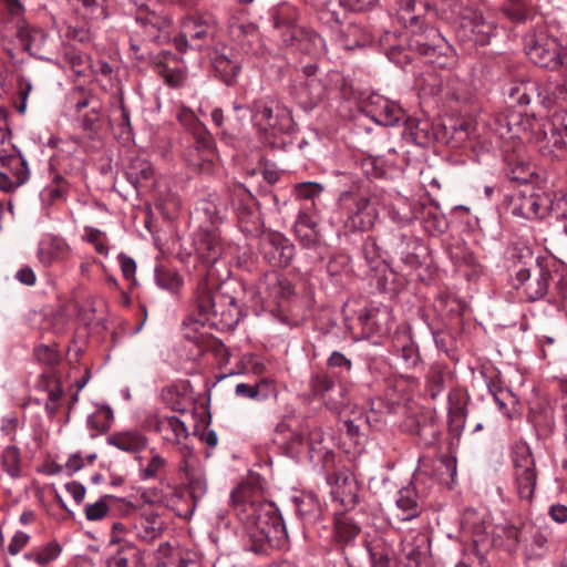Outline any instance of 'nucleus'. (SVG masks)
<instances>
[{
	"label": "nucleus",
	"mask_w": 567,
	"mask_h": 567,
	"mask_svg": "<svg viewBox=\"0 0 567 567\" xmlns=\"http://www.w3.org/2000/svg\"><path fill=\"white\" fill-rule=\"evenodd\" d=\"M215 68L224 75L225 81L230 84L239 71V66L225 55L215 59Z\"/></svg>",
	"instance_id": "obj_50"
},
{
	"label": "nucleus",
	"mask_w": 567,
	"mask_h": 567,
	"mask_svg": "<svg viewBox=\"0 0 567 567\" xmlns=\"http://www.w3.org/2000/svg\"><path fill=\"white\" fill-rule=\"evenodd\" d=\"M158 73L164 81L172 87L179 86L186 79V74L181 68H171L167 64L158 65Z\"/></svg>",
	"instance_id": "obj_46"
},
{
	"label": "nucleus",
	"mask_w": 567,
	"mask_h": 567,
	"mask_svg": "<svg viewBox=\"0 0 567 567\" xmlns=\"http://www.w3.org/2000/svg\"><path fill=\"white\" fill-rule=\"evenodd\" d=\"M307 444L310 454L328 452V449L324 446V434L320 427H313L308 432ZM313 455H311V457Z\"/></svg>",
	"instance_id": "obj_49"
},
{
	"label": "nucleus",
	"mask_w": 567,
	"mask_h": 567,
	"mask_svg": "<svg viewBox=\"0 0 567 567\" xmlns=\"http://www.w3.org/2000/svg\"><path fill=\"white\" fill-rule=\"evenodd\" d=\"M196 251L200 259L208 264H215L224 251L220 234L216 228L200 229L195 239Z\"/></svg>",
	"instance_id": "obj_18"
},
{
	"label": "nucleus",
	"mask_w": 567,
	"mask_h": 567,
	"mask_svg": "<svg viewBox=\"0 0 567 567\" xmlns=\"http://www.w3.org/2000/svg\"><path fill=\"white\" fill-rule=\"evenodd\" d=\"M71 254L66 240L59 236H47L38 245L37 258L44 267L65 261Z\"/></svg>",
	"instance_id": "obj_16"
},
{
	"label": "nucleus",
	"mask_w": 567,
	"mask_h": 567,
	"mask_svg": "<svg viewBox=\"0 0 567 567\" xmlns=\"http://www.w3.org/2000/svg\"><path fill=\"white\" fill-rule=\"evenodd\" d=\"M251 121L259 132L276 137L291 128L289 111L270 99H259L250 106Z\"/></svg>",
	"instance_id": "obj_4"
},
{
	"label": "nucleus",
	"mask_w": 567,
	"mask_h": 567,
	"mask_svg": "<svg viewBox=\"0 0 567 567\" xmlns=\"http://www.w3.org/2000/svg\"><path fill=\"white\" fill-rule=\"evenodd\" d=\"M310 389L315 395L321 396L324 400V404L329 410L339 412L344 405V388L338 386V398L331 395V392L336 388L333 378L327 372L313 373L310 378Z\"/></svg>",
	"instance_id": "obj_14"
},
{
	"label": "nucleus",
	"mask_w": 567,
	"mask_h": 567,
	"mask_svg": "<svg viewBox=\"0 0 567 567\" xmlns=\"http://www.w3.org/2000/svg\"><path fill=\"white\" fill-rule=\"evenodd\" d=\"M509 102L520 106L528 105L534 96L537 95L536 83L522 81L511 84L507 90Z\"/></svg>",
	"instance_id": "obj_33"
},
{
	"label": "nucleus",
	"mask_w": 567,
	"mask_h": 567,
	"mask_svg": "<svg viewBox=\"0 0 567 567\" xmlns=\"http://www.w3.org/2000/svg\"><path fill=\"white\" fill-rule=\"evenodd\" d=\"M295 234L299 240V243L306 247L311 248L315 247L319 241L318 230H313L312 228L299 229L295 228Z\"/></svg>",
	"instance_id": "obj_57"
},
{
	"label": "nucleus",
	"mask_w": 567,
	"mask_h": 567,
	"mask_svg": "<svg viewBox=\"0 0 567 567\" xmlns=\"http://www.w3.org/2000/svg\"><path fill=\"white\" fill-rule=\"evenodd\" d=\"M193 133L196 150L202 155L203 162L213 164L218 157L213 136L202 125H197V130Z\"/></svg>",
	"instance_id": "obj_32"
},
{
	"label": "nucleus",
	"mask_w": 567,
	"mask_h": 567,
	"mask_svg": "<svg viewBox=\"0 0 567 567\" xmlns=\"http://www.w3.org/2000/svg\"><path fill=\"white\" fill-rule=\"evenodd\" d=\"M34 354L39 361L47 364H55L58 362V354L55 351L50 349L48 346H40L35 349Z\"/></svg>",
	"instance_id": "obj_63"
},
{
	"label": "nucleus",
	"mask_w": 567,
	"mask_h": 567,
	"mask_svg": "<svg viewBox=\"0 0 567 567\" xmlns=\"http://www.w3.org/2000/svg\"><path fill=\"white\" fill-rule=\"evenodd\" d=\"M30 536L23 532H17L8 545L11 555H18L29 543Z\"/></svg>",
	"instance_id": "obj_59"
},
{
	"label": "nucleus",
	"mask_w": 567,
	"mask_h": 567,
	"mask_svg": "<svg viewBox=\"0 0 567 567\" xmlns=\"http://www.w3.org/2000/svg\"><path fill=\"white\" fill-rule=\"evenodd\" d=\"M216 24L217 22L210 14H194L183 21L182 28L192 41V49L200 50L207 40L213 39Z\"/></svg>",
	"instance_id": "obj_12"
},
{
	"label": "nucleus",
	"mask_w": 567,
	"mask_h": 567,
	"mask_svg": "<svg viewBox=\"0 0 567 567\" xmlns=\"http://www.w3.org/2000/svg\"><path fill=\"white\" fill-rule=\"evenodd\" d=\"M368 113L375 123L383 126H394L405 117L399 104L379 95L370 97Z\"/></svg>",
	"instance_id": "obj_15"
},
{
	"label": "nucleus",
	"mask_w": 567,
	"mask_h": 567,
	"mask_svg": "<svg viewBox=\"0 0 567 567\" xmlns=\"http://www.w3.org/2000/svg\"><path fill=\"white\" fill-rule=\"evenodd\" d=\"M327 364L332 369H340L341 372H350L352 363L343 353L333 351L327 360Z\"/></svg>",
	"instance_id": "obj_56"
},
{
	"label": "nucleus",
	"mask_w": 567,
	"mask_h": 567,
	"mask_svg": "<svg viewBox=\"0 0 567 567\" xmlns=\"http://www.w3.org/2000/svg\"><path fill=\"white\" fill-rule=\"evenodd\" d=\"M110 495H105L101 497L93 504H87L85 506V517L89 520H100L106 516L109 513L107 499H111Z\"/></svg>",
	"instance_id": "obj_47"
},
{
	"label": "nucleus",
	"mask_w": 567,
	"mask_h": 567,
	"mask_svg": "<svg viewBox=\"0 0 567 567\" xmlns=\"http://www.w3.org/2000/svg\"><path fill=\"white\" fill-rule=\"evenodd\" d=\"M465 84L460 81L457 78H447L443 86L441 87V92L449 97H452L456 101L465 100L464 95Z\"/></svg>",
	"instance_id": "obj_51"
},
{
	"label": "nucleus",
	"mask_w": 567,
	"mask_h": 567,
	"mask_svg": "<svg viewBox=\"0 0 567 567\" xmlns=\"http://www.w3.org/2000/svg\"><path fill=\"white\" fill-rule=\"evenodd\" d=\"M292 503L296 514L303 522H315L320 516L321 505L317 496L313 494L293 496Z\"/></svg>",
	"instance_id": "obj_28"
},
{
	"label": "nucleus",
	"mask_w": 567,
	"mask_h": 567,
	"mask_svg": "<svg viewBox=\"0 0 567 567\" xmlns=\"http://www.w3.org/2000/svg\"><path fill=\"white\" fill-rule=\"evenodd\" d=\"M306 443L305 434L302 431H292L288 434V436H284L281 440V445H285L289 451H298L300 446Z\"/></svg>",
	"instance_id": "obj_58"
},
{
	"label": "nucleus",
	"mask_w": 567,
	"mask_h": 567,
	"mask_svg": "<svg viewBox=\"0 0 567 567\" xmlns=\"http://www.w3.org/2000/svg\"><path fill=\"white\" fill-rule=\"evenodd\" d=\"M409 48L422 55L426 63L440 69L451 68L456 62L453 47L433 27L414 32L409 40Z\"/></svg>",
	"instance_id": "obj_2"
},
{
	"label": "nucleus",
	"mask_w": 567,
	"mask_h": 567,
	"mask_svg": "<svg viewBox=\"0 0 567 567\" xmlns=\"http://www.w3.org/2000/svg\"><path fill=\"white\" fill-rule=\"evenodd\" d=\"M504 12L511 20L517 23L525 22L530 14L529 11L520 4H512L504 9Z\"/></svg>",
	"instance_id": "obj_61"
},
{
	"label": "nucleus",
	"mask_w": 567,
	"mask_h": 567,
	"mask_svg": "<svg viewBox=\"0 0 567 567\" xmlns=\"http://www.w3.org/2000/svg\"><path fill=\"white\" fill-rule=\"evenodd\" d=\"M288 31L290 32L289 38H286V33L284 34L286 42L293 43L297 40L298 49L312 56H320L326 53V43L319 34L299 29H289Z\"/></svg>",
	"instance_id": "obj_23"
},
{
	"label": "nucleus",
	"mask_w": 567,
	"mask_h": 567,
	"mask_svg": "<svg viewBox=\"0 0 567 567\" xmlns=\"http://www.w3.org/2000/svg\"><path fill=\"white\" fill-rule=\"evenodd\" d=\"M101 121V112L100 107L91 106L90 111L82 117L81 127L83 131L87 132L90 135H93L97 132L100 127Z\"/></svg>",
	"instance_id": "obj_52"
},
{
	"label": "nucleus",
	"mask_w": 567,
	"mask_h": 567,
	"mask_svg": "<svg viewBox=\"0 0 567 567\" xmlns=\"http://www.w3.org/2000/svg\"><path fill=\"white\" fill-rule=\"evenodd\" d=\"M451 136L456 145L464 143L470 138L472 125L467 121H457L451 125Z\"/></svg>",
	"instance_id": "obj_54"
},
{
	"label": "nucleus",
	"mask_w": 567,
	"mask_h": 567,
	"mask_svg": "<svg viewBox=\"0 0 567 567\" xmlns=\"http://www.w3.org/2000/svg\"><path fill=\"white\" fill-rule=\"evenodd\" d=\"M266 290L274 300L288 298L292 293V286L288 279L271 274L266 277Z\"/></svg>",
	"instance_id": "obj_37"
},
{
	"label": "nucleus",
	"mask_w": 567,
	"mask_h": 567,
	"mask_svg": "<svg viewBox=\"0 0 567 567\" xmlns=\"http://www.w3.org/2000/svg\"><path fill=\"white\" fill-rule=\"evenodd\" d=\"M307 210H308V208H305L299 212L293 228H299V229L312 228L313 230H318L317 229L318 224H317L316 218L312 215H310Z\"/></svg>",
	"instance_id": "obj_60"
},
{
	"label": "nucleus",
	"mask_w": 567,
	"mask_h": 567,
	"mask_svg": "<svg viewBox=\"0 0 567 567\" xmlns=\"http://www.w3.org/2000/svg\"><path fill=\"white\" fill-rule=\"evenodd\" d=\"M395 503L398 511H400L396 516L403 522L411 520L421 513L419 495L413 486L401 488Z\"/></svg>",
	"instance_id": "obj_25"
},
{
	"label": "nucleus",
	"mask_w": 567,
	"mask_h": 567,
	"mask_svg": "<svg viewBox=\"0 0 567 567\" xmlns=\"http://www.w3.org/2000/svg\"><path fill=\"white\" fill-rule=\"evenodd\" d=\"M152 456L146 466L140 470V477L142 481L156 478L167 466V460L155 452L151 451Z\"/></svg>",
	"instance_id": "obj_41"
},
{
	"label": "nucleus",
	"mask_w": 567,
	"mask_h": 567,
	"mask_svg": "<svg viewBox=\"0 0 567 567\" xmlns=\"http://www.w3.org/2000/svg\"><path fill=\"white\" fill-rule=\"evenodd\" d=\"M16 279L25 286H34L37 276L30 266H23L16 272Z\"/></svg>",
	"instance_id": "obj_64"
},
{
	"label": "nucleus",
	"mask_w": 567,
	"mask_h": 567,
	"mask_svg": "<svg viewBox=\"0 0 567 567\" xmlns=\"http://www.w3.org/2000/svg\"><path fill=\"white\" fill-rule=\"evenodd\" d=\"M548 203V194H537L533 189L515 193L511 199L512 213L525 219L544 218V207Z\"/></svg>",
	"instance_id": "obj_11"
},
{
	"label": "nucleus",
	"mask_w": 567,
	"mask_h": 567,
	"mask_svg": "<svg viewBox=\"0 0 567 567\" xmlns=\"http://www.w3.org/2000/svg\"><path fill=\"white\" fill-rule=\"evenodd\" d=\"M142 560L138 548L130 542H124L106 559V567H137Z\"/></svg>",
	"instance_id": "obj_26"
},
{
	"label": "nucleus",
	"mask_w": 567,
	"mask_h": 567,
	"mask_svg": "<svg viewBox=\"0 0 567 567\" xmlns=\"http://www.w3.org/2000/svg\"><path fill=\"white\" fill-rule=\"evenodd\" d=\"M446 373L440 367H432L427 373V390L436 399L445 388Z\"/></svg>",
	"instance_id": "obj_43"
},
{
	"label": "nucleus",
	"mask_w": 567,
	"mask_h": 567,
	"mask_svg": "<svg viewBox=\"0 0 567 567\" xmlns=\"http://www.w3.org/2000/svg\"><path fill=\"white\" fill-rule=\"evenodd\" d=\"M297 87V99L300 104H303L306 107H312L324 95V85L317 78H307L305 81L300 82Z\"/></svg>",
	"instance_id": "obj_27"
},
{
	"label": "nucleus",
	"mask_w": 567,
	"mask_h": 567,
	"mask_svg": "<svg viewBox=\"0 0 567 567\" xmlns=\"http://www.w3.org/2000/svg\"><path fill=\"white\" fill-rule=\"evenodd\" d=\"M125 176L131 185L138 192L151 187L154 179V168L146 158L134 157L125 169Z\"/></svg>",
	"instance_id": "obj_19"
},
{
	"label": "nucleus",
	"mask_w": 567,
	"mask_h": 567,
	"mask_svg": "<svg viewBox=\"0 0 567 567\" xmlns=\"http://www.w3.org/2000/svg\"><path fill=\"white\" fill-rule=\"evenodd\" d=\"M118 261H120V266H121V270L123 272V276L127 280L134 279L135 271H136V264H135V261L131 257L125 255V254H120L118 255Z\"/></svg>",
	"instance_id": "obj_62"
},
{
	"label": "nucleus",
	"mask_w": 567,
	"mask_h": 567,
	"mask_svg": "<svg viewBox=\"0 0 567 567\" xmlns=\"http://www.w3.org/2000/svg\"><path fill=\"white\" fill-rule=\"evenodd\" d=\"M275 391L274 383L268 379H261L255 384L238 383L235 388L236 395L254 401H264L274 394Z\"/></svg>",
	"instance_id": "obj_29"
},
{
	"label": "nucleus",
	"mask_w": 567,
	"mask_h": 567,
	"mask_svg": "<svg viewBox=\"0 0 567 567\" xmlns=\"http://www.w3.org/2000/svg\"><path fill=\"white\" fill-rule=\"evenodd\" d=\"M348 567H389V550L380 540L346 550Z\"/></svg>",
	"instance_id": "obj_10"
},
{
	"label": "nucleus",
	"mask_w": 567,
	"mask_h": 567,
	"mask_svg": "<svg viewBox=\"0 0 567 567\" xmlns=\"http://www.w3.org/2000/svg\"><path fill=\"white\" fill-rule=\"evenodd\" d=\"M62 551V548L59 543L50 542L37 549V564L40 566H47L51 561L58 559Z\"/></svg>",
	"instance_id": "obj_45"
},
{
	"label": "nucleus",
	"mask_w": 567,
	"mask_h": 567,
	"mask_svg": "<svg viewBox=\"0 0 567 567\" xmlns=\"http://www.w3.org/2000/svg\"><path fill=\"white\" fill-rule=\"evenodd\" d=\"M162 522L156 515L142 516L134 524L135 536L145 543H151L162 535Z\"/></svg>",
	"instance_id": "obj_30"
},
{
	"label": "nucleus",
	"mask_w": 567,
	"mask_h": 567,
	"mask_svg": "<svg viewBox=\"0 0 567 567\" xmlns=\"http://www.w3.org/2000/svg\"><path fill=\"white\" fill-rule=\"evenodd\" d=\"M184 482L185 488L188 492L195 506L196 503L200 501L207 492V480L205 471L203 470L202 472L184 480Z\"/></svg>",
	"instance_id": "obj_40"
},
{
	"label": "nucleus",
	"mask_w": 567,
	"mask_h": 567,
	"mask_svg": "<svg viewBox=\"0 0 567 567\" xmlns=\"http://www.w3.org/2000/svg\"><path fill=\"white\" fill-rule=\"evenodd\" d=\"M525 50L529 60L540 68L555 71L567 64L565 49L555 39L545 34L529 35Z\"/></svg>",
	"instance_id": "obj_6"
},
{
	"label": "nucleus",
	"mask_w": 567,
	"mask_h": 567,
	"mask_svg": "<svg viewBox=\"0 0 567 567\" xmlns=\"http://www.w3.org/2000/svg\"><path fill=\"white\" fill-rule=\"evenodd\" d=\"M362 250H363V256H364L365 260L368 261V264L372 268L378 267V260L381 258V255H380V248L377 245L375 240L371 239V238L367 239L363 244Z\"/></svg>",
	"instance_id": "obj_55"
},
{
	"label": "nucleus",
	"mask_w": 567,
	"mask_h": 567,
	"mask_svg": "<svg viewBox=\"0 0 567 567\" xmlns=\"http://www.w3.org/2000/svg\"><path fill=\"white\" fill-rule=\"evenodd\" d=\"M4 134L0 133V165L8 169L25 168V161L20 155L7 154L3 150Z\"/></svg>",
	"instance_id": "obj_48"
},
{
	"label": "nucleus",
	"mask_w": 567,
	"mask_h": 567,
	"mask_svg": "<svg viewBox=\"0 0 567 567\" xmlns=\"http://www.w3.org/2000/svg\"><path fill=\"white\" fill-rule=\"evenodd\" d=\"M322 189L320 184L313 182L300 183L295 187L297 197L309 200H315V198L321 194Z\"/></svg>",
	"instance_id": "obj_53"
},
{
	"label": "nucleus",
	"mask_w": 567,
	"mask_h": 567,
	"mask_svg": "<svg viewBox=\"0 0 567 567\" xmlns=\"http://www.w3.org/2000/svg\"><path fill=\"white\" fill-rule=\"evenodd\" d=\"M109 445L126 453H137L147 445V437L136 430L115 432L106 437Z\"/></svg>",
	"instance_id": "obj_22"
},
{
	"label": "nucleus",
	"mask_w": 567,
	"mask_h": 567,
	"mask_svg": "<svg viewBox=\"0 0 567 567\" xmlns=\"http://www.w3.org/2000/svg\"><path fill=\"white\" fill-rule=\"evenodd\" d=\"M112 420V409L109 406H102L89 416L87 425L91 429L96 430L99 433H105L110 430Z\"/></svg>",
	"instance_id": "obj_42"
},
{
	"label": "nucleus",
	"mask_w": 567,
	"mask_h": 567,
	"mask_svg": "<svg viewBox=\"0 0 567 567\" xmlns=\"http://www.w3.org/2000/svg\"><path fill=\"white\" fill-rule=\"evenodd\" d=\"M230 200L240 230L250 236L260 235L262 220L251 193L244 185L235 184L230 188Z\"/></svg>",
	"instance_id": "obj_5"
},
{
	"label": "nucleus",
	"mask_w": 567,
	"mask_h": 567,
	"mask_svg": "<svg viewBox=\"0 0 567 567\" xmlns=\"http://www.w3.org/2000/svg\"><path fill=\"white\" fill-rule=\"evenodd\" d=\"M182 460L178 463V473L182 480H186L204 470L198 456L187 446L181 450Z\"/></svg>",
	"instance_id": "obj_36"
},
{
	"label": "nucleus",
	"mask_w": 567,
	"mask_h": 567,
	"mask_svg": "<svg viewBox=\"0 0 567 567\" xmlns=\"http://www.w3.org/2000/svg\"><path fill=\"white\" fill-rule=\"evenodd\" d=\"M155 281L161 288L171 292L178 291L183 285V279L178 272L164 266L155 268Z\"/></svg>",
	"instance_id": "obj_39"
},
{
	"label": "nucleus",
	"mask_w": 567,
	"mask_h": 567,
	"mask_svg": "<svg viewBox=\"0 0 567 567\" xmlns=\"http://www.w3.org/2000/svg\"><path fill=\"white\" fill-rule=\"evenodd\" d=\"M516 493L522 501L532 502L537 484L534 457L526 446L516 447L513 455Z\"/></svg>",
	"instance_id": "obj_7"
},
{
	"label": "nucleus",
	"mask_w": 567,
	"mask_h": 567,
	"mask_svg": "<svg viewBox=\"0 0 567 567\" xmlns=\"http://www.w3.org/2000/svg\"><path fill=\"white\" fill-rule=\"evenodd\" d=\"M461 29L464 35L474 43L485 45L489 42L494 32V24L484 18L482 13L472 11L462 18Z\"/></svg>",
	"instance_id": "obj_17"
},
{
	"label": "nucleus",
	"mask_w": 567,
	"mask_h": 567,
	"mask_svg": "<svg viewBox=\"0 0 567 567\" xmlns=\"http://www.w3.org/2000/svg\"><path fill=\"white\" fill-rule=\"evenodd\" d=\"M549 277V271L535 264L532 267L517 269L513 285L526 300L536 301L546 295Z\"/></svg>",
	"instance_id": "obj_8"
},
{
	"label": "nucleus",
	"mask_w": 567,
	"mask_h": 567,
	"mask_svg": "<svg viewBox=\"0 0 567 567\" xmlns=\"http://www.w3.org/2000/svg\"><path fill=\"white\" fill-rule=\"evenodd\" d=\"M153 556L155 567H189L192 564L188 553L169 543L159 544Z\"/></svg>",
	"instance_id": "obj_20"
},
{
	"label": "nucleus",
	"mask_w": 567,
	"mask_h": 567,
	"mask_svg": "<svg viewBox=\"0 0 567 567\" xmlns=\"http://www.w3.org/2000/svg\"><path fill=\"white\" fill-rule=\"evenodd\" d=\"M155 430L162 435L165 442L171 444H178L183 439L188 436L186 425L175 415L158 417Z\"/></svg>",
	"instance_id": "obj_24"
},
{
	"label": "nucleus",
	"mask_w": 567,
	"mask_h": 567,
	"mask_svg": "<svg viewBox=\"0 0 567 567\" xmlns=\"http://www.w3.org/2000/svg\"><path fill=\"white\" fill-rule=\"evenodd\" d=\"M420 9H427V17L434 16L435 12L429 8L427 3L419 2L416 3L414 0H406L399 9L398 16L400 21L405 27H413L419 22V14L415 13V11Z\"/></svg>",
	"instance_id": "obj_38"
},
{
	"label": "nucleus",
	"mask_w": 567,
	"mask_h": 567,
	"mask_svg": "<svg viewBox=\"0 0 567 567\" xmlns=\"http://www.w3.org/2000/svg\"><path fill=\"white\" fill-rule=\"evenodd\" d=\"M466 409L454 401V394H449V427L454 435H460L465 426Z\"/></svg>",
	"instance_id": "obj_35"
},
{
	"label": "nucleus",
	"mask_w": 567,
	"mask_h": 567,
	"mask_svg": "<svg viewBox=\"0 0 567 567\" xmlns=\"http://www.w3.org/2000/svg\"><path fill=\"white\" fill-rule=\"evenodd\" d=\"M0 468L11 478L21 477L22 456L19 447L8 445L0 451Z\"/></svg>",
	"instance_id": "obj_31"
},
{
	"label": "nucleus",
	"mask_w": 567,
	"mask_h": 567,
	"mask_svg": "<svg viewBox=\"0 0 567 567\" xmlns=\"http://www.w3.org/2000/svg\"><path fill=\"white\" fill-rule=\"evenodd\" d=\"M359 532H360L359 527L348 519H343V520H340L339 523H337L336 537L339 542L346 544V547L343 549L344 556H346V550H348L349 547H359V545L350 544V542L355 538V536L359 534ZM377 540H380L383 544L382 539L375 538V539L371 540L370 543L364 542V543L360 544V546H369V545H372Z\"/></svg>",
	"instance_id": "obj_34"
},
{
	"label": "nucleus",
	"mask_w": 567,
	"mask_h": 567,
	"mask_svg": "<svg viewBox=\"0 0 567 567\" xmlns=\"http://www.w3.org/2000/svg\"><path fill=\"white\" fill-rule=\"evenodd\" d=\"M338 209L343 226L349 231H367L378 218L377 208L370 199L357 190L342 192L338 199Z\"/></svg>",
	"instance_id": "obj_3"
},
{
	"label": "nucleus",
	"mask_w": 567,
	"mask_h": 567,
	"mask_svg": "<svg viewBox=\"0 0 567 567\" xmlns=\"http://www.w3.org/2000/svg\"><path fill=\"white\" fill-rule=\"evenodd\" d=\"M544 217L550 215L556 219L567 218V196H554L548 194V203L544 207Z\"/></svg>",
	"instance_id": "obj_44"
},
{
	"label": "nucleus",
	"mask_w": 567,
	"mask_h": 567,
	"mask_svg": "<svg viewBox=\"0 0 567 567\" xmlns=\"http://www.w3.org/2000/svg\"><path fill=\"white\" fill-rule=\"evenodd\" d=\"M394 352L401 358L405 369H412L420 362V354L415 342L408 331H396L393 336Z\"/></svg>",
	"instance_id": "obj_21"
},
{
	"label": "nucleus",
	"mask_w": 567,
	"mask_h": 567,
	"mask_svg": "<svg viewBox=\"0 0 567 567\" xmlns=\"http://www.w3.org/2000/svg\"><path fill=\"white\" fill-rule=\"evenodd\" d=\"M260 249L265 259L275 267H287L295 256L293 244L277 231L262 234Z\"/></svg>",
	"instance_id": "obj_9"
},
{
	"label": "nucleus",
	"mask_w": 567,
	"mask_h": 567,
	"mask_svg": "<svg viewBox=\"0 0 567 567\" xmlns=\"http://www.w3.org/2000/svg\"><path fill=\"white\" fill-rule=\"evenodd\" d=\"M429 537L419 532H412L404 536L401 542V553L406 559V567L429 566Z\"/></svg>",
	"instance_id": "obj_13"
},
{
	"label": "nucleus",
	"mask_w": 567,
	"mask_h": 567,
	"mask_svg": "<svg viewBox=\"0 0 567 567\" xmlns=\"http://www.w3.org/2000/svg\"><path fill=\"white\" fill-rule=\"evenodd\" d=\"M249 493V486H239L231 493V501L238 518L247 526L252 542L250 549L259 554L266 551L267 545L285 538L287 532L276 505L264 499H250Z\"/></svg>",
	"instance_id": "obj_1"
}]
</instances>
